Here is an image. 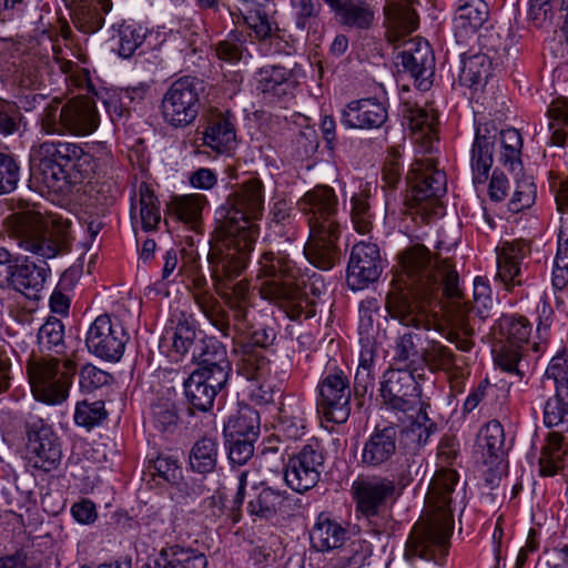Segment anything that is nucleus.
I'll list each match as a JSON object with an SVG mask.
<instances>
[{
  "label": "nucleus",
  "mask_w": 568,
  "mask_h": 568,
  "mask_svg": "<svg viewBox=\"0 0 568 568\" xmlns=\"http://www.w3.org/2000/svg\"><path fill=\"white\" fill-rule=\"evenodd\" d=\"M489 9L484 0H458L455 24L467 31L478 30L487 20Z\"/></svg>",
  "instance_id": "nucleus-42"
},
{
  "label": "nucleus",
  "mask_w": 568,
  "mask_h": 568,
  "mask_svg": "<svg viewBox=\"0 0 568 568\" xmlns=\"http://www.w3.org/2000/svg\"><path fill=\"white\" fill-rule=\"evenodd\" d=\"M278 426L288 438L302 436L305 429V418L301 405L284 406L280 412Z\"/></svg>",
  "instance_id": "nucleus-55"
},
{
  "label": "nucleus",
  "mask_w": 568,
  "mask_h": 568,
  "mask_svg": "<svg viewBox=\"0 0 568 568\" xmlns=\"http://www.w3.org/2000/svg\"><path fill=\"white\" fill-rule=\"evenodd\" d=\"M257 277L262 280L261 295L274 300L290 294L295 276L290 260L276 256L273 252H264L258 260Z\"/></svg>",
  "instance_id": "nucleus-18"
},
{
  "label": "nucleus",
  "mask_w": 568,
  "mask_h": 568,
  "mask_svg": "<svg viewBox=\"0 0 568 568\" xmlns=\"http://www.w3.org/2000/svg\"><path fill=\"white\" fill-rule=\"evenodd\" d=\"M106 415L108 413L104 408L103 402L97 400L93 403H88L87 400H83L77 404L74 422L79 426L91 429L104 420Z\"/></svg>",
  "instance_id": "nucleus-57"
},
{
  "label": "nucleus",
  "mask_w": 568,
  "mask_h": 568,
  "mask_svg": "<svg viewBox=\"0 0 568 568\" xmlns=\"http://www.w3.org/2000/svg\"><path fill=\"white\" fill-rule=\"evenodd\" d=\"M232 292L222 294L227 308L232 312L234 321V329L236 332H246L252 327L248 321V302L250 283L247 280H241L231 286Z\"/></svg>",
  "instance_id": "nucleus-37"
},
{
  "label": "nucleus",
  "mask_w": 568,
  "mask_h": 568,
  "mask_svg": "<svg viewBox=\"0 0 568 568\" xmlns=\"http://www.w3.org/2000/svg\"><path fill=\"white\" fill-rule=\"evenodd\" d=\"M291 292L287 296L271 300L277 303L291 320L310 318L315 314L314 305L308 298L302 295L294 285L290 286Z\"/></svg>",
  "instance_id": "nucleus-50"
},
{
  "label": "nucleus",
  "mask_w": 568,
  "mask_h": 568,
  "mask_svg": "<svg viewBox=\"0 0 568 568\" xmlns=\"http://www.w3.org/2000/svg\"><path fill=\"white\" fill-rule=\"evenodd\" d=\"M386 106L376 99H361L347 103L342 112V123L349 129L372 130L387 121Z\"/></svg>",
  "instance_id": "nucleus-24"
},
{
  "label": "nucleus",
  "mask_w": 568,
  "mask_h": 568,
  "mask_svg": "<svg viewBox=\"0 0 568 568\" xmlns=\"http://www.w3.org/2000/svg\"><path fill=\"white\" fill-rule=\"evenodd\" d=\"M205 204L206 199L204 195L187 194L173 197L169 204V211L180 221L195 227L201 219L202 210Z\"/></svg>",
  "instance_id": "nucleus-47"
},
{
  "label": "nucleus",
  "mask_w": 568,
  "mask_h": 568,
  "mask_svg": "<svg viewBox=\"0 0 568 568\" xmlns=\"http://www.w3.org/2000/svg\"><path fill=\"white\" fill-rule=\"evenodd\" d=\"M422 361L432 369L448 371L455 366L450 348L434 339H427Z\"/></svg>",
  "instance_id": "nucleus-53"
},
{
  "label": "nucleus",
  "mask_w": 568,
  "mask_h": 568,
  "mask_svg": "<svg viewBox=\"0 0 568 568\" xmlns=\"http://www.w3.org/2000/svg\"><path fill=\"white\" fill-rule=\"evenodd\" d=\"M203 140L205 145L217 153L227 152L233 149L236 134L234 125L230 121L229 112H210L206 116Z\"/></svg>",
  "instance_id": "nucleus-29"
},
{
  "label": "nucleus",
  "mask_w": 568,
  "mask_h": 568,
  "mask_svg": "<svg viewBox=\"0 0 568 568\" xmlns=\"http://www.w3.org/2000/svg\"><path fill=\"white\" fill-rule=\"evenodd\" d=\"M219 443L209 437L200 438L189 454L190 468L197 474L213 473L217 465Z\"/></svg>",
  "instance_id": "nucleus-40"
},
{
  "label": "nucleus",
  "mask_w": 568,
  "mask_h": 568,
  "mask_svg": "<svg viewBox=\"0 0 568 568\" xmlns=\"http://www.w3.org/2000/svg\"><path fill=\"white\" fill-rule=\"evenodd\" d=\"M7 232L24 251L38 257V263L26 257L17 264L10 287L28 298H38L50 273L47 260L55 257L63 247V236L55 232L53 222L39 212L27 211L11 214Z\"/></svg>",
  "instance_id": "nucleus-4"
},
{
  "label": "nucleus",
  "mask_w": 568,
  "mask_h": 568,
  "mask_svg": "<svg viewBox=\"0 0 568 568\" xmlns=\"http://www.w3.org/2000/svg\"><path fill=\"white\" fill-rule=\"evenodd\" d=\"M496 130L487 124L477 126L471 148V170L474 183H484L493 165V155L496 144Z\"/></svg>",
  "instance_id": "nucleus-26"
},
{
  "label": "nucleus",
  "mask_w": 568,
  "mask_h": 568,
  "mask_svg": "<svg viewBox=\"0 0 568 568\" xmlns=\"http://www.w3.org/2000/svg\"><path fill=\"white\" fill-rule=\"evenodd\" d=\"M568 393L555 392V396L548 398L544 408V423L547 427L568 424Z\"/></svg>",
  "instance_id": "nucleus-56"
},
{
  "label": "nucleus",
  "mask_w": 568,
  "mask_h": 568,
  "mask_svg": "<svg viewBox=\"0 0 568 568\" xmlns=\"http://www.w3.org/2000/svg\"><path fill=\"white\" fill-rule=\"evenodd\" d=\"M298 206L307 217L310 229L304 246L306 258L321 270L333 268L342 256L338 245L342 226L335 191L328 185H317L302 196Z\"/></svg>",
  "instance_id": "nucleus-5"
},
{
  "label": "nucleus",
  "mask_w": 568,
  "mask_h": 568,
  "mask_svg": "<svg viewBox=\"0 0 568 568\" xmlns=\"http://www.w3.org/2000/svg\"><path fill=\"white\" fill-rule=\"evenodd\" d=\"M324 468V455L318 444H307L288 458L284 479L297 493L312 489L320 480Z\"/></svg>",
  "instance_id": "nucleus-17"
},
{
  "label": "nucleus",
  "mask_w": 568,
  "mask_h": 568,
  "mask_svg": "<svg viewBox=\"0 0 568 568\" xmlns=\"http://www.w3.org/2000/svg\"><path fill=\"white\" fill-rule=\"evenodd\" d=\"M413 3L414 0H386V22L397 36L410 33L418 27V16Z\"/></svg>",
  "instance_id": "nucleus-34"
},
{
  "label": "nucleus",
  "mask_w": 568,
  "mask_h": 568,
  "mask_svg": "<svg viewBox=\"0 0 568 568\" xmlns=\"http://www.w3.org/2000/svg\"><path fill=\"white\" fill-rule=\"evenodd\" d=\"M410 195L407 205L416 213L437 214L439 200L446 194V173L437 168L433 158L416 159L407 173Z\"/></svg>",
  "instance_id": "nucleus-9"
},
{
  "label": "nucleus",
  "mask_w": 568,
  "mask_h": 568,
  "mask_svg": "<svg viewBox=\"0 0 568 568\" xmlns=\"http://www.w3.org/2000/svg\"><path fill=\"white\" fill-rule=\"evenodd\" d=\"M97 6L87 3L78 4L72 12V21L74 26L83 33H94L104 24L102 13H108L112 9L110 0H98Z\"/></svg>",
  "instance_id": "nucleus-43"
},
{
  "label": "nucleus",
  "mask_w": 568,
  "mask_h": 568,
  "mask_svg": "<svg viewBox=\"0 0 568 568\" xmlns=\"http://www.w3.org/2000/svg\"><path fill=\"white\" fill-rule=\"evenodd\" d=\"M373 356L371 353H362L359 365L354 377V395L363 397L369 388H373L374 375L372 372Z\"/></svg>",
  "instance_id": "nucleus-61"
},
{
  "label": "nucleus",
  "mask_w": 568,
  "mask_h": 568,
  "mask_svg": "<svg viewBox=\"0 0 568 568\" xmlns=\"http://www.w3.org/2000/svg\"><path fill=\"white\" fill-rule=\"evenodd\" d=\"M371 545L363 540H353L338 556L339 568H362L371 556Z\"/></svg>",
  "instance_id": "nucleus-58"
},
{
  "label": "nucleus",
  "mask_w": 568,
  "mask_h": 568,
  "mask_svg": "<svg viewBox=\"0 0 568 568\" xmlns=\"http://www.w3.org/2000/svg\"><path fill=\"white\" fill-rule=\"evenodd\" d=\"M206 556L193 548L170 546L160 551L154 566L149 568H206Z\"/></svg>",
  "instance_id": "nucleus-33"
},
{
  "label": "nucleus",
  "mask_w": 568,
  "mask_h": 568,
  "mask_svg": "<svg viewBox=\"0 0 568 568\" xmlns=\"http://www.w3.org/2000/svg\"><path fill=\"white\" fill-rule=\"evenodd\" d=\"M204 91L202 80L182 77L175 80L164 93L161 113L166 124L183 129L194 122L201 108L200 94Z\"/></svg>",
  "instance_id": "nucleus-10"
},
{
  "label": "nucleus",
  "mask_w": 568,
  "mask_h": 568,
  "mask_svg": "<svg viewBox=\"0 0 568 568\" xmlns=\"http://www.w3.org/2000/svg\"><path fill=\"white\" fill-rule=\"evenodd\" d=\"M335 13L339 24L355 30L373 26L374 11L365 0H323Z\"/></svg>",
  "instance_id": "nucleus-27"
},
{
  "label": "nucleus",
  "mask_w": 568,
  "mask_h": 568,
  "mask_svg": "<svg viewBox=\"0 0 568 568\" xmlns=\"http://www.w3.org/2000/svg\"><path fill=\"white\" fill-rule=\"evenodd\" d=\"M98 164L80 144L67 141H44L30 151V181L54 193L78 179H90Z\"/></svg>",
  "instance_id": "nucleus-6"
},
{
  "label": "nucleus",
  "mask_w": 568,
  "mask_h": 568,
  "mask_svg": "<svg viewBox=\"0 0 568 568\" xmlns=\"http://www.w3.org/2000/svg\"><path fill=\"white\" fill-rule=\"evenodd\" d=\"M379 390L383 404L394 413L407 414L418 404V384L409 369H387L383 375Z\"/></svg>",
  "instance_id": "nucleus-16"
},
{
  "label": "nucleus",
  "mask_w": 568,
  "mask_h": 568,
  "mask_svg": "<svg viewBox=\"0 0 568 568\" xmlns=\"http://www.w3.org/2000/svg\"><path fill=\"white\" fill-rule=\"evenodd\" d=\"M195 302L204 316L223 337H232V339L235 341L237 335L244 333L234 329V324H231L229 311L210 293L196 294Z\"/></svg>",
  "instance_id": "nucleus-35"
},
{
  "label": "nucleus",
  "mask_w": 568,
  "mask_h": 568,
  "mask_svg": "<svg viewBox=\"0 0 568 568\" xmlns=\"http://www.w3.org/2000/svg\"><path fill=\"white\" fill-rule=\"evenodd\" d=\"M140 219L144 231H153L161 221L159 200L145 182L139 187Z\"/></svg>",
  "instance_id": "nucleus-49"
},
{
  "label": "nucleus",
  "mask_w": 568,
  "mask_h": 568,
  "mask_svg": "<svg viewBox=\"0 0 568 568\" xmlns=\"http://www.w3.org/2000/svg\"><path fill=\"white\" fill-rule=\"evenodd\" d=\"M286 499V491L263 487L254 496H251L246 507L247 513L260 519H270L282 509Z\"/></svg>",
  "instance_id": "nucleus-38"
},
{
  "label": "nucleus",
  "mask_w": 568,
  "mask_h": 568,
  "mask_svg": "<svg viewBox=\"0 0 568 568\" xmlns=\"http://www.w3.org/2000/svg\"><path fill=\"white\" fill-rule=\"evenodd\" d=\"M241 16L244 23L253 31L254 39L258 43L267 40L271 34H274V32L280 29L277 23L274 22L264 10L251 9L245 13L241 12Z\"/></svg>",
  "instance_id": "nucleus-52"
},
{
  "label": "nucleus",
  "mask_w": 568,
  "mask_h": 568,
  "mask_svg": "<svg viewBox=\"0 0 568 568\" xmlns=\"http://www.w3.org/2000/svg\"><path fill=\"white\" fill-rule=\"evenodd\" d=\"M529 252L528 244L523 240L505 242L497 256V275L505 283L520 284V262Z\"/></svg>",
  "instance_id": "nucleus-32"
},
{
  "label": "nucleus",
  "mask_w": 568,
  "mask_h": 568,
  "mask_svg": "<svg viewBox=\"0 0 568 568\" xmlns=\"http://www.w3.org/2000/svg\"><path fill=\"white\" fill-rule=\"evenodd\" d=\"M26 432L29 465L47 473L58 468L62 450L60 439L53 429L41 418H37L26 423Z\"/></svg>",
  "instance_id": "nucleus-14"
},
{
  "label": "nucleus",
  "mask_w": 568,
  "mask_h": 568,
  "mask_svg": "<svg viewBox=\"0 0 568 568\" xmlns=\"http://www.w3.org/2000/svg\"><path fill=\"white\" fill-rule=\"evenodd\" d=\"M397 59L404 71L414 78L419 90L427 91L432 87L435 74V57L427 41L412 39L405 42Z\"/></svg>",
  "instance_id": "nucleus-20"
},
{
  "label": "nucleus",
  "mask_w": 568,
  "mask_h": 568,
  "mask_svg": "<svg viewBox=\"0 0 568 568\" xmlns=\"http://www.w3.org/2000/svg\"><path fill=\"white\" fill-rule=\"evenodd\" d=\"M347 535V529L339 523L321 514L310 532V541L314 550L325 552L341 548Z\"/></svg>",
  "instance_id": "nucleus-30"
},
{
  "label": "nucleus",
  "mask_w": 568,
  "mask_h": 568,
  "mask_svg": "<svg viewBox=\"0 0 568 568\" xmlns=\"http://www.w3.org/2000/svg\"><path fill=\"white\" fill-rule=\"evenodd\" d=\"M264 211V185L252 178L232 192L220 207V237L209 252L216 278L232 277L247 267L258 235L256 220Z\"/></svg>",
  "instance_id": "nucleus-2"
},
{
  "label": "nucleus",
  "mask_w": 568,
  "mask_h": 568,
  "mask_svg": "<svg viewBox=\"0 0 568 568\" xmlns=\"http://www.w3.org/2000/svg\"><path fill=\"white\" fill-rule=\"evenodd\" d=\"M257 90L267 98L293 95L296 80L293 71L282 65H265L256 73Z\"/></svg>",
  "instance_id": "nucleus-28"
},
{
  "label": "nucleus",
  "mask_w": 568,
  "mask_h": 568,
  "mask_svg": "<svg viewBox=\"0 0 568 568\" xmlns=\"http://www.w3.org/2000/svg\"><path fill=\"white\" fill-rule=\"evenodd\" d=\"M203 373H192L184 381V393L193 409L209 412L214 404L217 392L227 383H212Z\"/></svg>",
  "instance_id": "nucleus-31"
},
{
  "label": "nucleus",
  "mask_w": 568,
  "mask_h": 568,
  "mask_svg": "<svg viewBox=\"0 0 568 568\" xmlns=\"http://www.w3.org/2000/svg\"><path fill=\"white\" fill-rule=\"evenodd\" d=\"M501 152L499 161L501 164L518 175L521 170L520 153L523 140L518 130L508 129L500 132Z\"/></svg>",
  "instance_id": "nucleus-48"
},
{
  "label": "nucleus",
  "mask_w": 568,
  "mask_h": 568,
  "mask_svg": "<svg viewBox=\"0 0 568 568\" xmlns=\"http://www.w3.org/2000/svg\"><path fill=\"white\" fill-rule=\"evenodd\" d=\"M199 365L193 373H203L212 383H227L232 365L225 346L214 338H200V343L190 357Z\"/></svg>",
  "instance_id": "nucleus-22"
},
{
  "label": "nucleus",
  "mask_w": 568,
  "mask_h": 568,
  "mask_svg": "<svg viewBox=\"0 0 568 568\" xmlns=\"http://www.w3.org/2000/svg\"><path fill=\"white\" fill-rule=\"evenodd\" d=\"M114 32L111 40L116 39V48L113 50L124 59L131 58L135 50L144 42L145 33L143 29L135 23H128L122 21L120 23H113L111 27Z\"/></svg>",
  "instance_id": "nucleus-44"
},
{
  "label": "nucleus",
  "mask_w": 568,
  "mask_h": 568,
  "mask_svg": "<svg viewBox=\"0 0 568 568\" xmlns=\"http://www.w3.org/2000/svg\"><path fill=\"white\" fill-rule=\"evenodd\" d=\"M382 274L379 248L374 243L359 242L352 248L347 265V284L353 291L363 290Z\"/></svg>",
  "instance_id": "nucleus-19"
},
{
  "label": "nucleus",
  "mask_w": 568,
  "mask_h": 568,
  "mask_svg": "<svg viewBox=\"0 0 568 568\" xmlns=\"http://www.w3.org/2000/svg\"><path fill=\"white\" fill-rule=\"evenodd\" d=\"M129 334L122 322L110 314L99 315L89 326L85 346L94 356L106 361L118 362L124 353Z\"/></svg>",
  "instance_id": "nucleus-11"
},
{
  "label": "nucleus",
  "mask_w": 568,
  "mask_h": 568,
  "mask_svg": "<svg viewBox=\"0 0 568 568\" xmlns=\"http://www.w3.org/2000/svg\"><path fill=\"white\" fill-rule=\"evenodd\" d=\"M64 338V325L55 317H50L41 325L38 332L39 345L51 351L52 348H62Z\"/></svg>",
  "instance_id": "nucleus-59"
},
{
  "label": "nucleus",
  "mask_w": 568,
  "mask_h": 568,
  "mask_svg": "<svg viewBox=\"0 0 568 568\" xmlns=\"http://www.w3.org/2000/svg\"><path fill=\"white\" fill-rule=\"evenodd\" d=\"M172 324L174 325L173 349L183 356L190 355L191 357L200 343L194 318L181 312L174 315Z\"/></svg>",
  "instance_id": "nucleus-39"
},
{
  "label": "nucleus",
  "mask_w": 568,
  "mask_h": 568,
  "mask_svg": "<svg viewBox=\"0 0 568 568\" xmlns=\"http://www.w3.org/2000/svg\"><path fill=\"white\" fill-rule=\"evenodd\" d=\"M444 254L440 245L430 252L423 244H415L399 255L402 273L393 281L386 296L388 314L405 326L394 346L396 362L413 363L423 358L430 329V316L437 315L435 307L440 306V318L436 329L459 351L469 352L473 346V308L463 300L459 276L449 255Z\"/></svg>",
  "instance_id": "nucleus-1"
},
{
  "label": "nucleus",
  "mask_w": 568,
  "mask_h": 568,
  "mask_svg": "<svg viewBox=\"0 0 568 568\" xmlns=\"http://www.w3.org/2000/svg\"><path fill=\"white\" fill-rule=\"evenodd\" d=\"M536 197V186L529 179L517 181L516 190L509 201L508 209L513 213H518L530 207Z\"/></svg>",
  "instance_id": "nucleus-64"
},
{
  "label": "nucleus",
  "mask_w": 568,
  "mask_h": 568,
  "mask_svg": "<svg viewBox=\"0 0 568 568\" xmlns=\"http://www.w3.org/2000/svg\"><path fill=\"white\" fill-rule=\"evenodd\" d=\"M549 129L552 131L551 142L556 145H564L568 138V106L566 102H554L549 110Z\"/></svg>",
  "instance_id": "nucleus-54"
},
{
  "label": "nucleus",
  "mask_w": 568,
  "mask_h": 568,
  "mask_svg": "<svg viewBox=\"0 0 568 568\" xmlns=\"http://www.w3.org/2000/svg\"><path fill=\"white\" fill-rule=\"evenodd\" d=\"M505 434L497 420L488 422L477 436L476 452L484 464H494L503 455Z\"/></svg>",
  "instance_id": "nucleus-36"
},
{
  "label": "nucleus",
  "mask_w": 568,
  "mask_h": 568,
  "mask_svg": "<svg viewBox=\"0 0 568 568\" xmlns=\"http://www.w3.org/2000/svg\"><path fill=\"white\" fill-rule=\"evenodd\" d=\"M100 123L94 102L89 98H75L63 102L52 99L39 115L40 129L49 135H88Z\"/></svg>",
  "instance_id": "nucleus-7"
},
{
  "label": "nucleus",
  "mask_w": 568,
  "mask_h": 568,
  "mask_svg": "<svg viewBox=\"0 0 568 568\" xmlns=\"http://www.w3.org/2000/svg\"><path fill=\"white\" fill-rule=\"evenodd\" d=\"M260 433L258 413L244 408L236 416L230 417L224 426L225 438H245L255 440Z\"/></svg>",
  "instance_id": "nucleus-46"
},
{
  "label": "nucleus",
  "mask_w": 568,
  "mask_h": 568,
  "mask_svg": "<svg viewBox=\"0 0 568 568\" xmlns=\"http://www.w3.org/2000/svg\"><path fill=\"white\" fill-rule=\"evenodd\" d=\"M398 430L396 426L376 427L364 443L361 464L367 468L386 465L397 450Z\"/></svg>",
  "instance_id": "nucleus-23"
},
{
  "label": "nucleus",
  "mask_w": 568,
  "mask_h": 568,
  "mask_svg": "<svg viewBox=\"0 0 568 568\" xmlns=\"http://www.w3.org/2000/svg\"><path fill=\"white\" fill-rule=\"evenodd\" d=\"M463 67L459 73L460 85L473 88L486 82L490 75L491 61L485 53H475L463 57Z\"/></svg>",
  "instance_id": "nucleus-45"
},
{
  "label": "nucleus",
  "mask_w": 568,
  "mask_h": 568,
  "mask_svg": "<svg viewBox=\"0 0 568 568\" xmlns=\"http://www.w3.org/2000/svg\"><path fill=\"white\" fill-rule=\"evenodd\" d=\"M402 115L404 125L416 135L415 142L418 144L419 151L424 154L432 153L437 124L434 110L406 102L403 105Z\"/></svg>",
  "instance_id": "nucleus-25"
},
{
  "label": "nucleus",
  "mask_w": 568,
  "mask_h": 568,
  "mask_svg": "<svg viewBox=\"0 0 568 568\" xmlns=\"http://www.w3.org/2000/svg\"><path fill=\"white\" fill-rule=\"evenodd\" d=\"M459 475L453 468L440 467L434 474L426 495L428 514L412 528L405 546V558L442 564L448 552L454 528L453 504L459 498Z\"/></svg>",
  "instance_id": "nucleus-3"
},
{
  "label": "nucleus",
  "mask_w": 568,
  "mask_h": 568,
  "mask_svg": "<svg viewBox=\"0 0 568 568\" xmlns=\"http://www.w3.org/2000/svg\"><path fill=\"white\" fill-rule=\"evenodd\" d=\"M77 363L70 358L62 362L55 357L32 358L27 372L34 397L45 404H61L68 398Z\"/></svg>",
  "instance_id": "nucleus-8"
},
{
  "label": "nucleus",
  "mask_w": 568,
  "mask_h": 568,
  "mask_svg": "<svg viewBox=\"0 0 568 568\" xmlns=\"http://www.w3.org/2000/svg\"><path fill=\"white\" fill-rule=\"evenodd\" d=\"M317 410L327 422L345 423L351 415L352 389L339 368L328 372L318 384Z\"/></svg>",
  "instance_id": "nucleus-13"
},
{
  "label": "nucleus",
  "mask_w": 568,
  "mask_h": 568,
  "mask_svg": "<svg viewBox=\"0 0 568 568\" xmlns=\"http://www.w3.org/2000/svg\"><path fill=\"white\" fill-rule=\"evenodd\" d=\"M567 454L565 437L558 432H550L539 458L540 475L554 476L564 468Z\"/></svg>",
  "instance_id": "nucleus-41"
},
{
  "label": "nucleus",
  "mask_w": 568,
  "mask_h": 568,
  "mask_svg": "<svg viewBox=\"0 0 568 568\" xmlns=\"http://www.w3.org/2000/svg\"><path fill=\"white\" fill-rule=\"evenodd\" d=\"M246 37L243 32L234 30L215 44L216 57L227 63H237L247 52Z\"/></svg>",
  "instance_id": "nucleus-51"
},
{
  "label": "nucleus",
  "mask_w": 568,
  "mask_h": 568,
  "mask_svg": "<svg viewBox=\"0 0 568 568\" xmlns=\"http://www.w3.org/2000/svg\"><path fill=\"white\" fill-rule=\"evenodd\" d=\"M20 179V168L16 160L0 152V194L16 190Z\"/></svg>",
  "instance_id": "nucleus-63"
},
{
  "label": "nucleus",
  "mask_w": 568,
  "mask_h": 568,
  "mask_svg": "<svg viewBox=\"0 0 568 568\" xmlns=\"http://www.w3.org/2000/svg\"><path fill=\"white\" fill-rule=\"evenodd\" d=\"M556 203L558 211L566 215L560 217L556 257L568 260V192L566 190H561L557 193Z\"/></svg>",
  "instance_id": "nucleus-62"
},
{
  "label": "nucleus",
  "mask_w": 568,
  "mask_h": 568,
  "mask_svg": "<svg viewBox=\"0 0 568 568\" xmlns=\"http://www.w3.org/2000/svg\"><path fill=\"white\" fill-rule=\"evenodd\" d=\"M273 328L263 327L252 332L235 344L234 353L239 356L237 371L247 379L258 381L270 372V359L264 351L275 341Z\"/></svg>",
  "instance_id": "nucleus-15"
},
{
  "label": "nucleus",
  "mask_w": 568,
  "mask_h": 568,
  "mask_svg": "<svg viewBox=\"0 0 568 568\" xmlns=\"http://www.w3.org/2000/svg\"><path fill=\"white\" fill-rule=\"evenodd\" d=\"M357 510L364 516H376L381 508L395 499L396 484L387 477L358 478L352 485Z\"/></svg>",
  "instance_id": "nucleus-21"
},
{
  "label": "nucleus",
  "mask_w": 568,
  "mask_h": 568,
  "mask_svg": "<svg viewBox=\"0 0 568 568\" xmlns=\"http://www.w3.org/2000/svg\"><path fill=\"white\" fill-rule=\"evenodd\" d=\"M351 217L354 229L361 234H367L372 230L369 204L363 194H354L351 199Z\"/></svg>",
  "instance_id": "nucleus-60"
},
{
  "label": "nucleus",
  "mask_w": 568,
  "mask_h": 568,
  "mask_svg": "<svg viewBox=\"0 0 568 568\" xmlns=\"http://www.w3.org/2000/svg\"><path fill=\"white\" fill-rule=\"evenodd\" d=\"M499 329L503 339L493 349L495 362L506 372L518 373V362L529 343L532 327L524 316L505 315L499 321Z\"/></svg>",
  "instance_id": "nucleus-12"
}]
</instances>
